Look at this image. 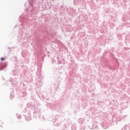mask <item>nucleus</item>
Masks as SVG:
<instances>
[{"mask_svg":"<svg viewBox=\"0 0 130 130\" xmlns=\"http://www.w3.org/2000/svg\"><path fill=\"white\" fill-rule=\"evenodd\" d=\"M1 59V60H5V58L2 57Z\"/></svg>","mask_w":130,"mask_h":130,"instance_id":"obj_1","label":"nucleus"}]
</instances>
